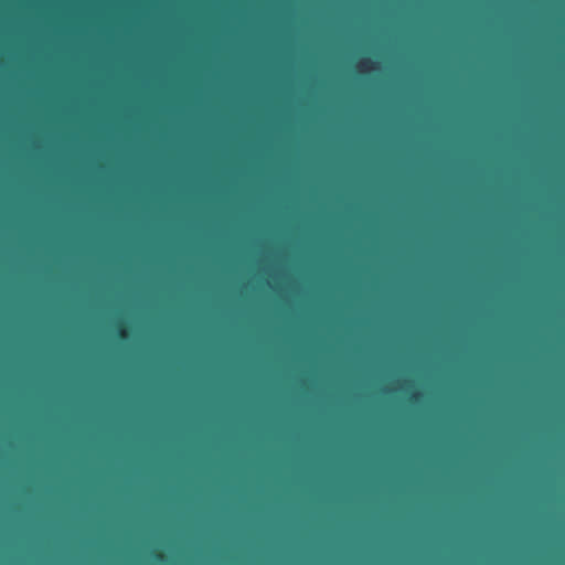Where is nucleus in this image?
<instances>
[{"mask_svg":"<svg viewBox=\"0 0 565 565\" xmlns=\"http://www.w3.org/2000/svg\"><path fill=\"white\" fill-rule=\"evenodd\" d=\"M426 388H565V385H436L426 373Z\"/></svg>","mask_w":565,"mask_h":565,"instance_id":"1","label":"nucleus"}]
</instances>
